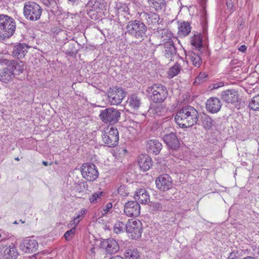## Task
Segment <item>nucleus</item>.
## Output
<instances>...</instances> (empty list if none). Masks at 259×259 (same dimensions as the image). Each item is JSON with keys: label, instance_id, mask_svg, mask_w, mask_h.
I'll list each match as a JSON object with an SVG mask.
<instances>
[{"label": "nucleus", "instance_id": "nucleus-1", "mask_svg": "<svg viewBox=\"0 0 259 259\" xmlns=\"http://www.w3.org/2000/svg\"><path fill=\"white\" fill-rule=\"evenodd\" d=\"M198 111L192 106H185L177 112L175 119L177 124L182 127H190L197 123Z\"/></svg>", "mask_w": 259, "mask_h": 259}, {"label": "nucleus", "instance_id": "nucleus-2", "mask_svg": "<svg viewBox=\"0 0 259 259\" xmlns=\"http://www.w3.org/2000/svg\"><path fill=\"white\" fill-rule=\"evenodd\" d=\"M16 29L14 19L8 15H0V39L5 40L11 37Z\"/></svg>", "mask_w": 259, "mask_h": 259}, {"label": "nucleus", "instance_id": "nucleus-3", "mask_svg": "<svg viewBox=\"0 0 259 259\" xmlns=\"http://www.w3.org/2000/svg\"><path fill=\"white\" fill-rule=\"evenodd\" d=\"M126 29L128 34L141 41L146 36L147 27L141 20H134L128 22Z\"/></svg>", "mask_w": 259, "mask_h": 259}, {"label": "nucleus", "instance_id": "nucleus-4", "mask_svg": "<svg viewBox=\"0 0 259 259\" xmlns=\"http://www.w3.org/2000/svg\"><path fill=\"white\" fill-rule=\"evenodd\" d=\"M147 92L150 95L151 99L156 103L163 102L168 96L166 88L160 83H155L149 87Z\"/></svg>", "mask_w": 259, "mask_h": 259}, {"label": "nucleus", "instance_id": "nucleus-5", "mask_svg": "<svg viewBox=\"0 0 259 259\" xmlns=\"http://www.w3.org/2000/svg\"><path fill=\"white\" fill-rule=\"evenodd\" d=\"M23 13L27 20L36 21L40 17L42 9L36 3L29 1L24 4Z\"/></svg>", "mask_w": 259, "mask_h": 259}, {"label": "nucleus", "instance_id": "nucleus-6", "mask_svg": "<svg viewBox=\"0 0 259 259\" xmlns=\"http://www.w3.org/2000/svg\"><path fill=\"white\" fill-rule=\"evenodd\" d=\"M120 114L118 110L108 108L100 111L99 117L104 123L112 125L119 121Z\"/></svg>", "mask_w": 259, "mask_h": 259}, {"label": "nucleus", "instance_id": "nucleus-7", "mask_svg": "<svg viewBox=\"0 0 259 259\" xmlns=\"http://www.w3.org/2000/svg\"><path fill=\"white\" fill-rule=\"evenodd\" d=\"M126 231L132 239H138L141 237L143 231L142 224L139 220H129L126 224Z\"/></svg>", "mask_w": 259, "mask_h": 259}, {"label": "nucleus", "instance_id": "nucleus-8", "mask_svg": "<svg viewBox=\"0 0 259 259\" xmlns=\"http://www.w3.org/2000/svg\"><path fill=\"white\" fill-rule=\"evenodd\" d=\"M102 139L104 143L108 147L116 146L118 143V132L116 128L114 127H107L102 135Z\"/></svg>", "mask_w": 259, "mask_h": 259}, {"label": "nucleus", "instance_id": "nucleus-9", "mask_svg": "<svg viewBox=\"0 0 259 259\" xmlns=\"http://www.w3.org/2000/svg\"><path fill=\"white\" fill-rule=\"evenodd\" d=\"M82 177L88 181L93 182L99 176L96 166L93 163H84L80 167Z\"/></svg>", "mask_w": 259, "mask_h": 259}, {"label": "nucleus", "instance_id": "nucleus-10", "mask_svg": "<svg viewBox=\"0 0 259 259\" xmlns=\"http://www.w3.org/2000/svg\"><path fill=\"white\" fill-rule=\"evenodd\" d=\"M157 189L162 191L169 190L172 186V181L171 177L167 174L159 176L155 180Z\"/></svg>", "mask_w": 259, "mask_h": 259}, {"label": "nucleus", "instance_id": "nucleus-11", "mask_svg": "<svg viewBox=\"0 0 259 259\" xmlns=\"http://www.w3.org/2000/svg\"><path fill=\"white\" fill-rule=\"evenodd\" d=\"M140 19L143 22L148 25L159 24L162 22L159 15L153 12H142L140 14Z\"/></svg>", "mask_w": 259, "mask_h": 259}, {"label": "nucleus", "instance_id": "nucleus-12", "mask_svg": "<svg viewBox=\"0 0 259 259\" xmlns=\"http://www.w3.org/2000/svg\"><path fill=\"white\" fill-rule=\"evenodd\" d=\"M101 246L105 250L106 254H115L119 250L118 242L113 238L105 239L101 242Z\"/></svg>", "mask_w": 259, "mask_h": 259}, {"label": "nucleus", "instance_id": "nucleus-13", "mask_svg": "<svg viewBox=\"0 0 259 259\" xmlns=\"http://www.w3.org/2000/svg\"><path fill=\"white\" fill-rule=\"evenodd\" d=\"M124 211L128 217H138L140 213V205L137 201H129L124 205Z\"/></svg>", "mask_w": 259, "mask_h": 259}, {"label": "nucleus", "instance_id": "nucleus-14", "mask_svg": "<svg viewBox=\"0 0 259 259\" xmlns=\"http://www.w3.org/2000/svg\"><path fill=\"white\" fill-rule=\"evenodd\" d=\"M38 247L37 241L33 237L24 239L21 245L22 250L26 253H32L36 251Z\"/></svg>", "mask_w": 259, "mask_h": 259}, {"label": "nucleus", "instance_id": "nucleus-15", "mask_svg": "<svg viewBox=\"0 0 259 259\" xmlns=\"http://www.w3.org/2000/svg\"><path fill=\"white\" fill-rule=\"evenodd\" d=\"M88 16L93 20L98 19L99 14L101 12L102 5L98 1L94 2H90L88 4Z\"/></svg>", "mask_w": 259, "mask_h": 259}, {"label": "nucleus", "instance_id": "nucleus-16", "mask_svg": "<svg viewBox=\"0 0 259 259\" xmlns=\"http://www.w3.org/2000/svg\"><path fill=\"white\" fill-rule=\"evenodd\" d=\"M125 96V93L121 88L117 89L115 91L109 93L108 101L111 105L119 104Z\"/></svg>", "mask_w": 259, "mask_h": 259}, {"label": "nucleus", "instance_id": "nucleus-17", "mask_svg": "<svg viewBox=\"0 0 259 259\" xmlns=\"http://www.w3.org/2000/svg\"><path fill=\"white\" fill-rule=\"evenodd\" d=\"M221 98L224 102L233 104L238 101L239 95L235 90L229 89L222 92Z\"/></svg>", "mask_w": 259, "mask_h": 259}, {"label": "nucleus", "instance_id": "nucleus-18", "mask_svg": "<svg viewBox=\"0 0 259 259\" xmlns=\"http://www.w3.org/2000/svg\"><path fill=\"white\" fill-rule=\"evenodd\" d=\"M163 140L167 147L173 150H177L180 147L179 141L174 133L166 134L163 137Z\"/></svg>", "mask_w": 259, "mask_h": 259}, {"label": "nucleus", "instance_id": "nucleus-19", "mask_svg": "<svg viewBox=\"0 0 259 259\" xmlns=\"http://www.w3.org/2000/svg\"><path fill=\"white\" fill-rule=\"evenodd\" d=\"M15 75V73L13 72V69L8 66L7 67L0 69V81L5 83H8L13 80Z\"/></svg>", "mask_w": 259, "mask_h": 259}, {"label": "nucleus", "instance_id": "nucleus-20", "mask_svg": "<svg viewBox=\"0 0 259 259\" xmlns=\"http://www.w3.org/2000/svg\"><path fill=\"white\" fill-rule=\"evenodd\" d=\"M221 108V102L220 100L217 98H210L206 101V110L210 113H217L219 111H220Z\"/></svg>", "mask_w": 259, "mask_h": 259}, {"label": "nucleus", "instance_id": "nucleus-21", "mask_svg": "<svg viewBox=\"0 0 259 259\" xmlns=\"http://www.w3.org/2000/svg\"><path fill=\"white\" fill-rule=\"evenodd\" d=\"M138 164L144 171H147L152 165L151 158L147 154H141L138 158Z\"/></svg>", "mask_w": 259, "mask_h": 259}, {"label": "nucleus", "instance_id": "nucleus-22", "mask_svg": "<svg viewBox=\"0 0 259 259\" xmlns=\"http://www.w3.org/2000/svg\"><path fill=\"white\" fill-rule=\"evenodd\" d=\"M154 34L160 39L161 42H163L164 44L170 41L169 40L172 37V33L167 29L164 28H157L154 31Z\"/></svg>", "mask_w": 259, "mask_h": 259}, {"label": "nucleus", "instance_id": "nucleus-23", "mask_svg": "<svg viewBox=\"0 0 259 259\" xmlns=\"http://www.w3.org/2000/svg\"><path fill=\"white\" fill-rule=\"evenodd\" d=\"M2 251V259H16L18 255L16 248L13 246H4Z\"/></svg>", "mask_w": 259, "mask_h": 259}, {"label": "nucleus", "instance_id": "nucleus-24", "mask_svg": "<svg viewBox=\"0 0 259 259\" xmlns=\"http://www.w3.org/2000/svg\"><path fill=\"white\" fill-rule=\"evenodd\" d=\"M164 56L166 58H169L171 61L177 55V51L172 41H169L164 44Z\"/></svg>", "mask_w": 259, "mask_h": 259}, {"label": "nucleus", "instance_id": "nucleus-25", "mask_svg": "<svg viewBox=\"0 0 259 259\" xmlns=\"http://www.w3.org/2000/svg\"><path fill=\"white\" fill-rule=\"evenodd\" d=\"M161 143L157 140H150L147 141L146 144L147 150L152 153L158 154L162 149Z\"/></svg>", "mask_w": 259, "mask_h": 259}, {"label": "nucleus", "instance_id": "nucleus-26", "mask_svg": "<svg viewBox=\"0 0 259 259\" xmlns=\"http://www.w3.org/2000/svg\"><path fill=\"white\" fill-rule=\"evenodd\" d=\"M28 46L25 44H19L14 47L13 56L18 59L23 58L27 52Z\"/></svg>", "mask_w": 259, "mask_h": 259}, {"label": "nucleus", "instance_id": "nucleus-27", "mask_svg": "<svg viewBox=\"0 0 259 259\" xmlns=\"http://www.w3.org/2000/svg\"><path fill=\"white\" fill-rule=\"evenodd\" d=\"M135 199L138 203L146 204L150 201V196L145 189H140L136 191Z\"/></svg>", "mask_w": 259, "mask_h": 259}, {"label": "nucleus", "instance_id": "nucleus-28", "mask_svg": "<svg viewBox=\"0 0 259 259\" xmlns=\"http://www.w3.org/2000/svg\"><path fill=\"white\" fill-rule=\"evenodd\" d=\"M186 57L192 62V64L196 67H199L202 63V59L198 53L195 51H189L186 54Z\"/></svg>", "mask_w": 259, "mask_h": 259}, {"label": "nucleus", "instance_id": "nucleus-29", "mask_svg": "<svg viewBox=\"0 0 259 259\" xmlns=\"http://www.w3.org/2000/svg\"><path fill=\"white\" fill-rule=\"evenodd\" d=\"M129 106L134 110H137L141 104L140 97L137 94H133L130 96L128 100Z\"/></svg>", "mask_w": 259, "mask_h": 259}, {"label": "nucleus", "instance_id": "nucleus-30", "mask_svg": "<svg viewBox=\"0 0 259 259\" xmlns=\"http://www.w3.org/2000/svg\"><path fill=\"white\" fill-rule=\"evenodd\" d=\"M149 6L153 8L156 11H159L165 8L166 6L165 0H147Z\"/></svg>", "mask_w": 259, "mask_h": 259}, {"label": "nucleus", "instance_id": "nucleus-31", "mask_svg": "<svg viewBox=\"0 0 259 259\" xmlns=\"http://www.w3.org/2000/svg\"><path fill=\"white\" fill-rule=\"evenodd\" d=\"M178 34L181 36H186L190 32L191 27L190 23L183 22L179 26Z\"/></svg>", "mask_w": 259, "mask_h": 259}, {"label": "nucleus", "instance_id": "nucleus-32", "mask_svg": "<svg viewBox=\"0 0 259 259\" xmlns=\"http://www.w3.org/2000/svg\"><path fill=\"white\" fill-rule=\"evenodd\" d=\"M8 66L13 69V72L16 71V74L22 73L24 70V65L22 61H11Z\"/></svg>", "mask_w": 259, "mask_h": 259}, {"label": "nucleus", "instance_id": "nucleus-33", "mask_svg": "<svg viewBox=\"0 0 259 259\" xmlns=\"http://www.w3.org/2000/svg\"><path fill=\"white\" fill-rule=\"evenodd\" d=\"M168 201L167 200H161L159 202H152L151 207L154 211H162L166 209Z\"/></svg>", "mask_w": 259, "mask_h": 259}, {"label": "nucleus", "instance_id": "nucleus-34", "mask_svg": "<svg viewBox=\"0 0 259 259\" xmlns=\"http://www.w3.org/2000/svg\"><path fill=\"white\" fill-rule=\"evenodd\" d=\"M191 44L195 47V51L198 52L202 46V41L199 34L194 35L191 37Z\"/></svg>", "mask_w": 259, "mask_h": 259}, {"label": "nucleus", "instance_id": "nucleus-35", "mask_svg": "<svg viewBox=\"0 0 259 259\" xmlns=\"http://www.w3.org/2000/svg\"><path fill=\"white\" fill-rule=\"evenodd\" d=\"M124 255L127 259H137L139 256V252L135 248L127 249L124 252Z\"/></svg>", "mask_w": 259, "mask_h": 259}, {"label": "nucleus", "instance_id": "nucleus-36", "mask_svg": "<svg viewBox=\"0 0 259 259\" xmlns=\"http://www.w3.org/2000/svg\"><path fill=\"white\" fill-rule=\"evenodd\" d=\"M181 70V67L179 64L176 63L172 67L169 68L168 71V75L169 78H172L178 75Z\"/></svg>", "mask_w": 259, "mask_h": 259}, {"label": "nucleus", "instance_id": "nucleus-37", "mask_svg": "<svg viewBox=\"0 0 259 259\" xmlns=\"http://www.w3.org/2000/svg\"><path fill=\"white\" fill-rule=\"evenodd\" d=\"M202 125L206 130L211 128L213 125V120L208 116L204 115L201 118Z\"/></svg>", "mask_w": 259, "mask_h": 259}, {"label": "nucleus", "instance_id": "nucleus-38", "mask_svg": "<svg viewBox=\"0 0 259 259\" xmlns=\"http://www.w3.org/2000/svg\"><path fill=\"white\" fill-rule=\"evenodd\" d=\"M249 107L252 110L259 111V94L251 99L249 102Z\"/></svg>", "mask_w": 259, "mask_h": 259}, {"label": "nucleus", "instance_id": "nucleus-39", "mask_svg": "<svg viewBox=\"0 0 259 259\" xmlns=\"http://www.w3.org/2000/svg\"><path fill=\"white\" fill-rule=\"evenodd\" d=\"M124 229L126 230V225H125L123 222L117 221L115 223L113 228V231L114 233L116 234L120 233L123 232Z\"/></svg>", "mask_w": 259, "mask_h": 259}, {"label": "nucleus", "instance_id": "nucleus-40", "mask_svg": "<svg viewBox=\"0 0 259 259\" xmlns=\"http://www.w3.org/2000/svg\"><path fill=\"white\" fill-rule=\"evenodd\" d=\"M207 77V74L204 72H202L199 73L198 75L197 76V77L195 78V81H194L193 83L195 85H198L200 84L201 83L204 82L205 81V79Z\"/></svg>", "mask_w": 259, "mask_h": 259}, {"label": "nucleus", "instance_id": "nucleus-41", "mask_svg": "<svg viewBox=\"0 0 259 259\" xmlns=\"http://www.w3.org/2000/svg\"><path fill=\"white\" fill-rule=\"evenodd\" d=\"M102 194V192H98L93 194L90 198V202L92 203H96L100 201L101 199V196Z\"/></svg>", "mask_w": 259, "mask_h": 259}, {"label": "nucleus", "instance_id": "nucleus-42", "mask_svg": "<svg viewBox=\"0 0 259 259\" xmlns=\"http://www.w3.org/2000/svg\"><path fill=\"white\" fill-rule=\"evenodd\" d=\"M82 217L81 215L78 214L76 217L74 218L70 223L68 225V228H73L76 229V227L80 221V218Z\"/></svg>", "mask_w": 259, "mask_h": 259}, {"label": "nucleus", "instance_id": "nucleus-43", "mask_svg": "<svg viewBox=\"0 0 259 259\" xmlns=\"http://www.w3.org/2000/svg\"><path fill=\"white\" fill-rule=\"evenodd\" d=\"M76 229L73 228H71V229L67 231L64 234V237L65 238L66 240H70L72 236L74 235Z\"/></svg>", "mask_w": 259, "mask_h": 259}, {"label": "nucleus", "instance_id": "nucleus-44", "mask_svg": "<svg viewBox=\"0 0 259 259\" xmlns=\"http://www.w3.org/2000/svg\"><path fill=\"white\" fill-rule=\"evenodd\" d=\"M125 189L126 187L124 185L120 186L117 189L118 194L122 197L127 196V193L126 192Z\"/></svg>", "mask_w": 259, "mask_h": 259}, {"label": "nucleus", "instance_id": "nucleus-45", "mask_svg": "<svg viewBox=\"0 0 259 259\" xmlns=\"http://www.w3.org/2000/svg\"><path fill=\"white\" fill-rule=\"evenodd\" d=\"M112 203H108L105 208H103L100 212L101 213L102 215H104L105 214H106L108 211L109 210L112 208Z\"/></svg>", "mask_w": 259, "mask_h": 259}, {"label": "nucleus", "instance_id": "nucleus-46", "mask_svg": "<svg viewBox=\"0 0 259 259\" xmlns=\"http://www.w3.org/2000/svg\"><path fill=\"white\" fill-rule=\"evenodd\" d=\"M161 107L159 106L156 107L153 109H151V112L154 114L160 115L161 114Z\"/></svg>", "mask_w": 259, "mask_h": 259}, {"label": "nucleus", "instance_id": "nucleus-47", "mask_svg": "<svg viewBox=\"0 0 259 259\" xmlns=\"http://www.w3.org/2000/svg\"><path fill=\"white\" fill-rule=\"evenodd\" d=\"M236 254L237 253L235 252H231L228 257V259H237Z\"/></svg>", "mask_w": 259, "mask_h": 259}, {"label": "nucleus", "instance_id": "nucleus-48", "mask_svg": "<svg viewBox=\"0 0 259 259\" xmlns=\"http://www.w3.org/2000/svg\"><path fill=\"white\" fill-rule=\"evenodd\" d=\"M247 49V47L245 45H241L238 49V50L241 52H245Z\"/></svg>", "mask_w": 259, "mask_h": 259}, {"label": "nucleus", "instance_id": "nucleus-49", "mask_svg": "<svg viewBox=\"0 0 259 259\" xmlns=\"http://www.w3.org/2000/svg\"><path fill=\"white\" fill-rule=\"evenodd\" d=\"M109 259H124V258L120 256L116 255V256L111 257Z\"/></svg>", "mask_w": 259, "mask_h": 259}, {"label": "nucleus", "instance_id": "nucleus-50", "mask_svg": "<svg viewBox=\"0 0 259 259\" xmlns=\"http://www.w3.org/2000/svg\"><path fill=\"white\" fill-rule=\"evenodd\" d=\"M43 3L45 5L47 6H49L51 5V2L49 0H43Z\"/></svg>", "mask_w": 259, "mask_h": 259}, {"label": "nucleus", "instance_id": "nucleus-51", "mask_svg": "<svg viewBox=\"0 0 259 259\" xmlns=\"http://www.w3.org/2000/svg\"><path fill=\"white\" fill-rule=\"evenodd\" d=\"M243 259H259V256H255V257H251V256H247Z\"/></svg>", "mask_w": 259, "mask_h": 259}, {"label": "nucleus", "instance_id": "nucleus-52", "mask_svg": "<svg viewBox=\"0 0 259 259\" xmlns=\"http://www.w3.org/2000/svg\"><path fill=\"white\" fill-rule=\"evenodd\" d=\"M221 86H222V85H219L218 84L215 83L213 84V89H218V88H219L220 87H221Z\"/></svg>", "mask_w": 259, "mask_h": 259}, {"label": "nucleus", "instance_id": "nucleus-53", "mask_svg": "<svg viewBox=\"0 0 259 259\" xmlns=\"http://www.w3.org/2000/svg\"><path fill=\"white\" fill-rule=\"evenodd\" d=\"M42 163V164L45 166H47L48 165V162H47V161H43Z\"/></svg>", "mask_w": 259, "mask_h": 259}, {"label": "nucleus", "instance_id": "nucleus-54", "mask_svg": "<svg viewBox=\"0 0 259 259\" xmlns=\"http://www.w3.org/2000/svg\"><path fill=\"white\" fill-rule=\"evenodd\" d=\"M69 2H71L72 4L78 2L79 0H68Z\"/></svg>", "mask_w": 259, "mask_h": 259}, {"label": "nucleus", "instance_id": "nucleus-55", "mask_svg": "<svg viewBox=\"0 0 259 259\" xmlns=\"http://www.w3.org/2000/svg\"><path fill=\"white\" fill-rule=\"evenodd\" d=\"M0 259H2V249L0 250Z\"/></svg>", "mask_w": 259, "mask_h": 259}, {"label": "nucleus", "instance_id": "nucleus-56", "mask_svg": "<svg viewBox=\"0 0 259 259\" xmlns=\"http://www.w3.org/2000/svg\"><path fill=\"white\" fill-rule=\"evenodd\" d=\"M15 159L17 161H19V158L18 157H17V158H15Z\"/></svg>", "mask_w": 259, "mask_h": 259}, {"label": "nucleus", "instance_id": "nucleus-57", "mask_svg": "<svg viewBox=\"0 0 259 259\" xmlns=\"http://www.w3.org/2000/svg\"><path fill=\"white\" fill-rule=\"evenodd\" d=\"M257 252L259 253V252H258V249L257 250ZM258 255H259V254H258Z\"/></svg>", "mask_w": 259, "mask_h": 259}, {"label": "nucleus", "instance_id": "nucleus-58", "mask_svg": "<svg viewBox=\"0 0 259 259\" xmlns=\"http://www.w3.org/2000/svg\"><path fill=\"white\" fill-rule=\"evenodd\" d=\"M2 0H0V2L2 1Z\"/></svg>", "mask_w": 259, "mask_h": 259}, {"label": "nucleus", "instance_id": "nucleus-59", "mask_svg": "<svg viewBox=\"0 0 259 259\" xmlns=\"http://www.w3.org/2000/svg\"><path fill=\"white\" fill-rule=\"evenodd\" d=\"M258 252H259V249H258Z\"/></svg>", "mask_w": 259, "mask_h": 259}]
</instances>
